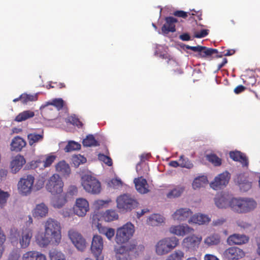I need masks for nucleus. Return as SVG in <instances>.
I'll list each match as a JSON object with an SVG mask.
<instances>
[{
	"label": "nucleus",
	"mask_w": 260,
	"mask_h": 260,
	"mask_svg": "<svg viewBox=\"0 0 260 260\" xmlns=\"http://www.w3.org/2000/svg\"><path fill=\"white\" fill-rule=\"evenodd\" d=\"M257 206L256 202L251 198H233L230 200V207L238 213H246L254 210Z\"/></svg>",
	"instance_id": "nucleus-1"
},
{
	"label": "nucleus",
	"mask_w": 260,
	"mask_h": 260,
	"mask_svg": "<svg viewBox=\"0 0 260 260\" xmlns=\"http://www.w3.org/2000/svg\"><path fill=\"white\" fill-rule=\"evenodd\" d=\"M179 243V240L176 237L164 238L155 244V253L159 256L166 255L176 247Z\"/></svg>",
	"instance_id": "nucleus-2"
},
{
	"label": "nucleus",
	"mask_w": 260,
	"mask_h": 260,
	"mask_svg": "<svg viewBox=\"0 0 260 260\" xmlns=\"http://www.w3.org/2000/svg\"><path fill=\"white\" fill-rule=\"evenodd\" d=\"M81 185L84 189L90 194H97L101 191L100 182L90 175L85 174L81 177Z\"/></svg>",
	"instance_id": "nucleus-3"
},
{
	"label": "nucleus",
	"mask_w": 260,
	"mask_h": 260,
	"mask_svg": "<svg viewBox=\"0 0 260 260\" xmlns=\"http://www.w3.org/2000/svg\"><path fill=\"white\" fill-rule=\"evenodd\" d=\"M45 232L47 236H51L54 241V244L58 245L61 241V227L59 222L49 218L45 223Z\"/></svg>",
	"instance_id": "nucleus-4"
},
{
	"label": "nucleus",
	"mask_w": 260,
	"mask_h": 260,
	"mask_svg": "<svg viewBox=\"0 0 260 260\" xmlns=\"http://www.w3.org/2000/svg\"><path fill=\"white\" fill-rule=\"evenodd\" d=\"M135 232L134 226L131 222H127L122 227L117 229L115 241L117 244L127 242L133 236Z\"/></svg>",
	"instance_id": "nucleus-5"
},
{
	"label": "nucleus",
	"mask_w": 260,
	"mask_h": 260,
	"mask_svg": "<svg viewBox=\"0 0 260 260\" xmlns=\"http://www.w3.org/2000/svg\"><path fill=\"white\" fill-rule=\"evenodd\" d=\"M64 183L59 175L55 174L48 179L46 184L47 190L52 194L62 193Z\"/></svg>",
	"instance_id": "nucleus-6"
},
{
	"label": "nucleus",
	"mask_w": 260,
	"mask_h": 260,
	"mask_svg": "<svg viewBox=\"0 0 260 260\" xmlns=\"http://www.w3.org/2000/svg\"><path fill=\"white\" fill-rule=\"evenodd\" d=\"M117 208L125 211H129L136 208L138 205L137 200L127 194L119 196L116 199Z\"/></svg>",
	"instance_id": "nucleus-7"
},
{
	"label": "nucleus",
	"mask_w": 260,
	"mask_h": 260,
	"mask_svg": "<svg viewBox=\"0 0 260 260\" xmlns=\"http://www.w3.org/2000/svg\"><path fill=\"white\" fill-rule=\"evenodd\" d=\"M104 247L102 237L98 235H94L92 237L91 245V251L96 258V260H103L102 252Z\"/></svg>",
	"instance_id": "nucleus-8"
},
{
	"label": "nucleus",
	"mask_w": 260,
	"mask_h": 260,
	"mask_svg": "<svg viewBox=\"0 0 260 260\" xmlns=\"http://www.w3.org/2000/svg\"><path fill=\"white\" fill-rule=\"evenodd\" d=\"M68 235L75 246L79 250L83 251L86 248V242L80 233L75 230L69 231Z\"/></svg>",
	"instance_id": "nucleus-9"
},
{
	"label": "nucleus",
	"mask_w": 260,
	"mask_h": 260,
	"mask_svg": "<svg viewBox=\"0 0 260 260\" xmlns=\"http://www.w3.org/2000/svg\"><path fill=\"white\" fill-rule=\"evenodd\" d=\"M35 178L31 175H27L26 178L20 179L18 183V188L21 193L26 195L30 193Z\"/></svg>",
	"instance_id": "nucleus-10"
},
{
	"label": "nucleus",
	"mask_w": 260,
	"mask_h": 260,
	"mask_svg": "<svg viewBox=\"0 0 260 260\" xmlns=\"http://www.w3.org/2000/svg\"><path fill=\"white\" fill-rule=\"evenodd\" d=\"M231 177L230 174L225 171L216 177L210 184V186L214 190H218L225 186L229 183Z\"/></svg>",
	"instance_id": "nucleus-11"
},
{
	"label": "nucleus",
	"mask_w": 260,
	"mask_h": 260,
	"mask_svg": "<svg viewBox=\"0 0 260 260\" xmlns=\"http://www.w3.org/2000/svg\"><path fill=\"white\" fill-rule=\"evenodd\" d=\"M98 215H93L92 216V226L96 228L100 233L105 235L109 240H111L115 235L114 229L103 226L101 223L98 222Z\"/></svg>",
	"instance_id": "nucleus-12"
},
{
	"label": "nucleus",
	"mask_w": 260,
	"mask_h": 260,
	"mask_svg": "<svg viewBox=\"0 0 260 260\" xmlns=\"http://www.w3.org/2000/svg\"><path fill=\"white\" fill-rule=\"evenodd\" d=\"M89 203L84 198H78L76 199L75 205L74 207V213L80 217H83L89 210Z\"/></svg>",
	"instance_id": "nucleus-13"
},
{
	"label": "nucleus",
	"mask_w": 260,
	"mask_h": 260,
	"mask_svg": "<svg viewBox=\"0 0 260 260\" xmlns=\"http://www.w3.org/2000/svg\"><path fill=\"white\" fill-rule=\"evenodd\" d=\"M135 246H121L116 250L115 257L116 260H131L133 248Z\"/></svg>",
	"instance_id": "nucleus-14"
},
{
	"label": "nucleus",
	"mask_w": 260,
	"mask_h": 260,
	"mask_svg": "<svg viewBox=\"0 0 260 260\" xmlns=\"http://www.w3.org/2000/svg\"><path fill=\"white\" fill-rule=\"evenodd\" d=\"M223 255L229 260H237L244 257L245 253L238 247H231L224 251Z\"/></svg>",
	"instance_id": "nucleus-15"
},
{
	"label": "nucleus",
	"mask_w": 260,
	"mask_h": 260,
	"mask_svg": "<svg viewBox=\"0 0 260 260\" xmlns=\"http://www.w3.org/2000/svg\"><path fill=\"white\" fill-rule=\"evenodd\" d=\"M235 181L238 184L240 189L243 191H247L251 187L252 180L247 174L238 175Z\"/></svg>",
	"instance_id": "nucleus-16"
},
{
	"label": "nucleus",
	"mask_w": 260,
	"mask_h": 260,
	"mask_svg": "<svg viewBox=\"0 0 260 260\" xmlns=\"http://www.w3.org/2000/svg\"><path fill=\"white\" fill-rule=\"evenodd\" d=\"M202 241L201 237L194 235L188 236L183 239V243L186 248L189 250H196Z\"/></svg>",
	"instance_id": "nucleus-17"
},
{
	"label": "nucleus",
	"mask_w": 260,
	"mask_h": 260,
	"mask_svg": "<svg viewBox=\"0 0 260 260\" xmlns=\"http://www.w3.org/2000/svg\"><path fill=\"white\" fill-rule=\"evenodd\" d=\"M44 132L43 129H39L37 132H32L27 135V138L29 145L35 146L36 144L43 141Z\"/></svg>",
	"instance_id": "nucleus-18"
},
{
	"label": "nucleus",
	"mask_w": 260,
	"mask_h": 260,
	"mask_svg": "<svg viewBox=\"0 0 260 260\" xmlns=\"http://www.w3.org/2000/svg\"><path fill=\"white\" fill-rule=\"evenodd\" d=\"M170 232L178 236H184L185 235L191 233L193 231L192 228L187 224L172 225L169 229Z\"/></svg>",
	"instance_id": "nucleus-19"
},
{
	"label": "nucleus",
	"mask_w": 260,
	"mask_h": 260,
	"mask_svg": "<svg viewBox=\"0 0 260 260\" xmlns=\"http://www.w3.org/2000/svg\"><path fill=\"white\" fill-rule=\"evenodd\" d=\"M32 237V231L30 229L26 228L22 230L19 240L21 248L24 249L28 247Z\"/></svg>",
	"instance_id": "nucleus-20"
},
{
	"label": "nucleus",
	"mask_w": 260,
	"mask_h": 260,
	"mask_svg": "<svg viewBox=\"0 0 260 260\" xmlns=\"http://www.w3.org/2000/svg\"><path fill=\"white\" fill-rule=\"evenodd\" d=\"M229 155L231 158L234 161L240 162L243 167L247 168L248 167V159L244 153L236 150L231 151Z\"/></svg>",
	"instance_id": "nucleus-21"
},
{
	"label": "nucleus",
	"mask_w": 260,
	"mask_h": 260,
	"mask_svg": "<svg viewBox=\"0 0 260 260\" xmlns=\"http://www.w3.org/2000/svg\"><path fill=\"white\" fill-rule=\"evenodd\" d=\"M166 23L161 27L164 34H167L169 32H174L176 31L175 23L178 22L176 18L173 17H167L165 18Z\"/></svg>",
	"instance_id": "nucleus-22"
},
{
	"label": "nucleus",
	"mask_w": 260,
	"mask_h": 260,
	"mask_svg": "<svg viewBox=\"0 0 260 260\" xmlns=\"http://www.w3.org/2000/svg\"><path fill=\"white\" fill-rule=\"evenodd\" d=\"M192 214V211L188 208H180L177 210L172 215L174 220L184 221L187 219Z\"/></svg>",
	"instance_id": "nucleus-23"
},
{
	"label": "nucleus",
	"mask_w": 260,
	"mask_h": 260,
	"mask_svg": "<svg viewBox=\"0 0 260 260\" xmlns=\"http://www.w3.org/2000/svg\"><path fill=\"white\" fill-rule=\"evenodd\" d=\"M168 63L169 69L173 77L177 78L183 74V70L175 60L169 58L168 60Z\"/></svg>",
	"instance_id": "nucleus-24"
},
{
	"label": "nucleus",
	"mask_w": 260,
	"mask_h": 260,
	"mask_svg": "<svg viewBox=\"0 0 260 260\" xmlns=\"http://www.w3.org/2000/svg\"><path fill=\"white\" fill-rule=\"evenodd\" d=\"M25 162L26 160L22 155H17L11 162V171L13 173H16L21 169Z\"/></svg>",
	"instance_id": "nucleus-25"
},
{
	"label": "nucleus",
	"mask_w": 260,
	"mask_h": 260,
	"mask_svg": "<svg viewBox=\"0 0 260 260\" xmlns=\"http://www.w3.org/2000/svg\"><path fill=\"white\" fill-rule=\"evenodd\" d=\"M249 237L245 235L234 234L229 237L228 242L230 244L241 245L247 243Z\"/></svg>",
	"instance_id": "nucleus-26"
},
{
	"label": "nucleus",
	"mask_w": 260,
	"mask_h": 260,
	"mask_svg": "<svg viewBox=\"0 0 260 260\" xmlns=\"http://www.w3.org/2000/svg\"><path fill=\"white\" fill-rule=\"evenodd\" d=\"M22 260H47L46 256L40 252L31 250L24 253Z\"/></svg>",
	"instance_id": "nucleus-27"
},
{
	"label": "nucleus",
	"mask_w": 260,
	"mask_h": 260,
	"mask_svg": "<svg viewBox=\"0 0 260 260\" xmlns=\"http://www.w3.org/2000/svg\"><path fill=\"white\" fill-rule=\"evenodd\" d=\"M26 145V141L19 136L15 137L11 143V150L12 151L19 152Z\"/></svg>",
	"instance_id": "nucleus-28"
},
{
	"label": "nucleus",
	"mask_w": 260,
	"mask_h": 260,
	"mask_svg": "<svg viewBox=\"0 0 260 260\" xmlns=\"http://www.w3.org/2000/svg\"><path fill=\"white\" fill-rule=\"evenodd\" d=\"M134 183L137 190L141 193H146L149 191L148 184L145 179L142 177L136 178Z\"/></svg>",
	"instance_id": "nucleus-29"
},
{
	"label": "nucleus",
	"mask_w": 260,
	"mask_h": 260,
	"mask_svg": "<svg viewBox=\"0 0 260 260\" xmlns=\"http://www.w3.org/2000/svg\"><path fill=\"white\" fill-rule=\"evenodd\" d=\"M48 212L47 206L44 203L38 204L32 211V215L35 217H45Z\"/></svg>",
	"instance_id": "nucleus-30"
},
{
	"label": "nucleus",
	"mask_w": 260,
	"mask_h": 260,
	"mask_svg": "<svg viewBox=\"0 0 260 260\" xmlns=\"http://www.w3.org/2000/svg\"><path fill=\"white\" fill-rule=\"evenodd\" d=\"M201 51L197 54L195 55L197 58H210L212 55L217 54L218 51L216 49L208 48L205 46H202Z\"/></svg>",
	"instance_id": "nucleus-31"
},
{
	"label": "nucleus",
	"mask_w": 260,
	"mask_h": 260,
	"mask_svg": "<svg viewBox=\"0 0 260 260\" xmlns=\"http://www.w3.org/2000/svg\"><path fill=\"white\" fill-rule=\"evenodd\" d=\"M51 241L54 244V241L53 238H52L51 236H47L45 233L44 234H39L36 237L37 244L42 247L47 246Z\"/></svg>",
	"instance_id": "nucleus-32"
},
{
	"label": "nucleus",
	"mask_w": 260,
	"mask_h": 260,
	"mask_svg": "<svg viewBox=\"0 0 260 260\" xmlns=\"http://www.w3.org/2000/svg\"><path fill=\"white\" fill-rule=\"evenodd\" d=\"M56 170L63 176H68L71 172L69 165L64 160L60 161L56 164Z\"/></svg>",
	"instance_id": "nucleus-33"
},
{
	"label": "nucleus",
	"mask_w": 260,
	"mask_h": 260,
	"mask_svg": "<svg viewBox=\"0 0 260 260\" xmlns=\"http://www.w3.org/2000/svg\"><path fill=\"white\" fill-rule=\"evenodd\" d=\"M210 219L207 215L204 214H195L190 218L188 222L189 223H193L201 225L208 223Z\"/></svg>",
	"instance_id": "nucleus-34"
},
{
	"label": "nucleus",
	"mask_w": 260,
	"mask_h": 260,
	"mask_svg": "<svg viewBox=\"0 0 260 260\" xmlns=\"http://www.w3.org/2000/svg\"><path fill=\"white\" fill-rule=\"evenodd\" d=\"M221 241V238L219 234L214 233L211 234L204 240V243L208 246L218 245Z\"/></svg>",
	"instance_id": "nucleus-35"
},
{
	"label": "nucleus",
	"mask_w": 260,
	"mask_h": 260,
	"mask_svg": "<svg viewBox=\"0 0 260 260\" xmlns=\"http://www.w3.org/2000/svg\"><path fill=\"white\" fill-rule=\"evenodd\" d=\"M67 202L66 195L60 194L53 200L52 205L54 208L59 209L62 208Z\"/></svg>",
	"instance_id": "nucleus-36"
},
{
	"label": "nucleus",
	"mask_w": 260,
	"mask_h": 260,
	"mask_svg": "<svg viewBox=\"0 0 260 260\" xmlns=\"http://www.w3.org/2000/svg\"><path fill=\"white\" fill-rule=\"evenodd\" d=\"M35 116V113L30 110L24 111L20 113L15 118V120L17 122L25 121L29 118H32Z\"/></svg>",
	"instance_id": "nucleus-37"
},
{
	"label": "nucleus",
	"mask_w": 260,
	"mask_h": 260,
	"mask_svg": "<svg viewBox=\"0 0 260 260\" xmlns=\"http://www.w3.org/2000/svg\"><path fill=\"white\" fill-rule=\"evenodd\" d=\"M164 221V217L161 215L158 214H154L148 218L147 223L150 225L155 226L163 222Z\"/></svg>",
	"instance_id": "nucleus-38"
},
{
	"label": "nucleus",
	"mask_w": 260,
	"mask_h": 260,
	"mask_svg": "<svg viewBox=\"0 0 260 260\" xmlns=\"http://www.w3.org/2000/svg\"><path fill=\"white\" fill-rule=\"evenodd\" d=\"M82 144L85 147L98 146L100 145L99 143L95 140L94 137L92 135H88L83 139Z\"/></svg>",
	"instance_id": "nucleus-39"
},
{
	"label": "nucleus",
	"mask_w": 260,
	"mask_h": 260,
	"mask_svg": "<svg viewBox=\"0 0 260 260\" xmlns=\"http://www.w3.org/2000/svg\"><path fill=\"white\" fill-rule=\"evenodd\" d=\"M214 201L216 206L219 208H225L230 206V201L223 196L216 197Z\"/></svg>",
	"instance_id": "nucleus-40"
},
{
	"label": "nucleus",
	"mask_w": 260,
	"mask_h": 260,
	"mask_svg": "<svg viewBox=\"0 0 260 260\" xmlns=\"http://www.w3.org/2000/svg\"><path fill=\"white\" fill-rule=\"evenodd\" d=\"M208 183L207 177L203 176L196 178L192 182V187L194 189H197L203 186L205 184Z\"/></svg>",
	"instance_id": "nucleus-41"
},
{
	"label": "nucleus",
	"mask_w": 260,
	"mask_h": 260,
	"mask_svg": "<svg viewBox=\"0 0 260 260\" xmlns=\"http://www.w3.org/2000/svg\"><path fill=\"white\" fill-rule=\"evenodd\" d=\"M103 217L106 221L110 222L118 219V215L115 210H108L104 213Z\"/></svg>",
	"instance_id": "nucleus-42"
},
{
	"label": "nucleus",
	"mask_w": 260,
	"mask_h": 260,
	"mask_svg": "<svg viewBox=\"0 0 260 260\" xmlns=\"http://www.w3.org/2000/svg\"><path fill=\"white\" fill-rule=\"evenodd\" d=\"M184 189V188L182 187H176L167 193V197L169 199L177 198L182 193Z\"/></svg>",
	"instance_id": "nucleus-43"
},
{
	"label": "nucleus",
	"mask_w": 260,
	"mask_h": 260,
	"mask_svg": "<svg viewBox=\"0 0 260 260\" xmlns=\"http://www.w3.org/2000/svg\"><path fill=\"white\" fill-rule=\"evenodd\" d=\"M184 257V252L181 250H177L170 254L166 260H182Z\"/></svg>",
	"instance_id": "nucleus-44"
},
{
	"label": "nucleus",
	"mask_w": 260,
	"mask_h": 260,
	"mask_svg": "<svg viewBox=\"0 0 260 260\" xmlns=\"http://www.w3.org/2000/svg\"><path fill=\"white\" fill-rule=\"evenodd\" d=\"M20 98L22 99V103L24 104H26L29 102L36 101L38 100V94H30L24 93L20 95Z\"/></svg>",
	"instance_id": "nucleus-45"
},
{
	"label": "nucleus",
	"mask_w": 260,
	"mask_h": 260,
	"mask_svg": "<svg viewBox=\"0 0 260 260\" xmlns=\"http://www.w3.org/2000/svg\"><path fill=\"white\" fill-rule=\"evenodd\" d=\"M179 161L180 162V167L181 168L190 169L193 167L192 162L188 158L185 157L183 155L180 156Z\"/></svg>",
	"instance_id": "nucleus-46"
},
{
	"label": "nucleus",
	"mask_w": 260,
	"mask_h": 260,
	"mask_svg": "<svg viewBox=\"0 0 260 260\" xmlns=\"http://www.w3.org/2000/svg\"><path fill=\"white\" fill-rule=\"evenodd\" d=\"M49 256L51 260H66L64 254L55 249L50 251Z\"/></svg>",
	"instance_id": "nucleus-47"
},
{
	"label": "nucleus",
	"mask_w": 260,
	"mask_h": 260,
	"mask_svg": "<svg viewBox=\"0 0 260 260\" xmlns=\"http://www.w3.org/2000/svg\"><path fill=\"white\" fill-rule=\"evenodd\" d=\"M52 105L56 108L58 110H61L64 105V101L62 99H55L52 102H47L44 106Z\"/></svg>",
	"instance_id": "nucleus-48"
},
{
	"label": "nucleus",
	"mask_w": 260,
	"mask_h": 260,
	"mask_svg": "<svg viewBox=\"0 0 260 260\" xmlns=\"http://www.w3.org/2000/svg\"><path fill=\"white\" fill-rule=\"evenodd\" d=\"M81 148V145L74 141H70L64 148V150L67 152L72 151L78 150Z\"/></svg>",
	"instance_id": "nucleus-49"
},
{
	"label": "nucleus",
	"mask_w": 260,
	"mask_h": 260,
	"mask_svg": "<svg viewBox=\"0 0 260 260\" xmlns=\"http://www.w3.org/2000/svg\"><path fill=\"white\" fill-rule=\"evenodd\" d=\"M207 158L209 161L215 166H219L221 165V159L215 154H211L207 155Z\"/></svg>",
	"instance_id": "nucleus-50"
},
{
	"label": "nucleus",
	"mask_w": 260,
	"mask_h": 260,
	"mask_svg": "<svg viewBox=\"0 0 260 260\" xmlns=\"http://www.w3.org/2000/svg\"><path fill=\"white\" fill-rule=\"evenodd\" d=\"M98 158L100 161L104 162L108 166L110 167L113 164L111 157L103 154L100 153L98 155Z\"/></svg>",
	"instance_id": "nucleus-51"
},
{
	"label": "nucleus",
	"mask_w": 260,
	"mask_h": 260,
	"mask_svg": "<svg viewBox=\"0 0 260 260\" xmlns=\"http://www.w3.org/2000/svg\"><path fill=\"white\" fill-rule=\"evenodd\" d=\"M10 195L8 192L4 191L0 189V207H3L6 203Z\"/></svg>",
	"instance_id": "nucleus-52"
},
{
	"label": "nucleus",
	"mask_w": 260,
	"mask_h": 260,
	"mask_svg": "<svg viewBox=\"0 0 260 260\" xmlns=\"http://www.w3.org/2000/svg\"><path fill=\"white\" fill-rule=\"evenodd\" d=\"M69 121L73 125L77 126L78 127H82V123L80 121L79 118L75 115H72L69 117Z\"/></svg>",
	"instance_id": "nucleus-53"
},
{
	"label": "nucleus",
	"mask_w": 260,
	"mask_h": 260,
	"mask_svg": "<svg viewBox=\"0 0 260 260\" xmlns=\"http://www.w3.org/2000/svg\"><path fill=\"white\" fill-rule=\"evenodd\" d=\"M128 246H135L133 248L132 253H134L135 256H138L144 250V246L143 245H137L135 244H131Z\"/></svg>",
	"instance_id": "nucleus-54"
},
{
	"label": "nucleus",
	"mask_w": 260,
	"mask_h": 260,
	"mask_svg": "<svg viewBox=\"0 0 260 260\" xmlns=\"http://www.w3.org/2000/svg\"><path fill=\"white\" fill-rule=\"evenodd\" d=\"M56 158V156L53 155H48L46 157L45 160L43 161L45 168L50 167L51 165L54 162Z\"/></svg>",
	"instance_id": "nucleus-55"
},
{
	"label": "nucleus",
	"mask_w": 260,
	"mask_h": 260,
	"mask_svg": "<svg viewBox=\"0 0 260 260\" xmlns=\"http://www.w3.org/2000/svg\"><path fill=\"white\" fill-rule=\"evenodd\" d=\"M78 188L75 185H71L69 187L67 192L65 195L68 196H74L77 194Z\"/></svg>",
	"instance_id": "nucleus-56"
},
{
	"label": "nucleus",
	"mask_w": 260,
	"mask_h": 260,
	"mask_svg": "<svg viewBox=\"0 0 260 260\" xmlns=\"http://www.w3.org/2000/svg\"><path fill=\"white\" fill-rule=\"evenodd\" d=\"M20 256V253L17 250H13L9 254L7 260H18Z\"/></svg>",
	"instance_id": "nucleus-57"
},
{
	"label": "nucleus",
	"mask_w": 260,
	"mask_h": 260,
	"mask_svg": "<svg viewBox=\"0 0 260 260\" xmlns=\"http://www.w3.org/2000/svg\"><path fill=\"white\" fill-rule=\"evenodd\" d=\"M209 30L202 29L200 32H197L194 34V37L197 38H202L205 37L208 35Z\"/></svg>",
	"instance_id": "nucleus-58"
},
{
	"label": "nucleus",
	"mask_w": 260,
	"mask_h": 260,
	"mask_svg": "<svg viewBox=\"0 0 260 260\" xmlns=\"http://www.w3.org/2000/svg\"><path fill=\"white\" fill-rule=\"evenodd\" d=\"M175 16L186 18L187 17V13L182 10H177L173 13Z\"/></svg>",
	"instance_id": "nucleus-59"
},
{
	"label": "nucleus",
	"mask_w": 260,
	"mask_h": 260,
	"mask_svg": "<svg viewBox=\"0 0 260 260\" xmlns=\"http://www.w3.org/2000/svg\"><path fill=\"white\" fill-rule=\"evenodd\" d=\"M237 224L238 226L244 229H248L251 226L250 224L249 223L241 220H238L237 221Z\"/></svg>",
	"instance_id": "nucleus-60"
},
{
	"label": "nucleus",
	"mask_w": 260,
	"mask_h": 260,
	"mask_svg": "<svg viewBox=\"0 0 260 260\" xmlns=\"http://www.w3.org/2000/svg\"><path fill=\"white\" fill-rule=\"evenodd\" d=\"M41 160L39 159L37 160H33L29 162V167L31 169H36L39 166V165L41 163Z\"/></svg>",
	"instance_id": "nucleus-61"
},
{
	"label": "nucleus",
	"mask_w": 260,
	"mask_h": 260,
	"mask_svg": "<svg viewBox=\"0 0 260 260\" xmlns=\"http://www.w3.org/2000/svg\"><path fill=\"white\" fill-rule=\"evenodd\" d=\"M61 214L64 217H69L73 215V213L71 209H65L62 210Z\"/></svg>",
	"instance_id": "nucleus-62"
},
{
	"label": "nucleus",
	"mask_w": 260,
	"mask_h": 260,
	"mask_svg": "<svg viewBox=\"0 0 260 260\" xmlns=\"http://www.w3.org/2000/svg\"><path fill=\"white\" fill-rule=\"evenodd\" d=\"M225 222V219L223 218H220L214 220L213 221V225L215 226L220 225L223 224Z\"/></svg>",
	"instance_id": "nucleus-63"
},
{
	"label": "nucleus",
	"mask_w": 260,
	"mask_h": 260,
	"mask_svg": "<svg viewBox=\"0 0 260 260\" xmlns=\"http://www.w3.org/2000/svg\"><path fill=\"white\" fill-rule=\"evenodd\" d=\"M204 260H219L216 256L210 254H206L204 256Z\"/></svg>",
	"instance_id": "nucleus-64"
}]
</instances>
